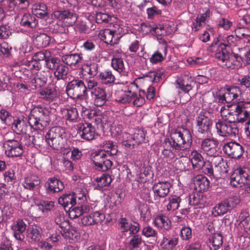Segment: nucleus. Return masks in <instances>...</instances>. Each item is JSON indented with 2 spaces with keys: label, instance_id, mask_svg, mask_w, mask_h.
<instances>
[{
  "label": "nucleus",
  "instance_id": "obj_49",
  "mask_svg": "<svg viewBox=\"0 0 250 250\" xmlns=\"http://www.w3.org/2000/svg\"><path fill=\"white\" fill-rule=\"evenodd\" d=\"M109 156L107 155L106 152L104 151L99 150L96 151L92 155V161L95 166L96 167L98 165L100 164L101 162L105 159L106 157Z\"/></svg>",
  "mask_w": 250,
  "mask_h": 250
},
{
  "label": "nucleus",
  "instance_id": "obj_32",
  "mask_svg": "<svg viewBox=\"0 0 250 250\" xmlns=\"http://www.w3.org/2000/svg\"><path fill=\"white\" fill-rule=\"evenodd\" d=\"M209 156L212 157L210 161H209L210 163L212 166L213 165L218 171L221 172L227 171L225 166L227 165V163L218 153L215 155Z\"/></svg>",
  "mask_w": 250,
  "mask_h": 250
},
{
  "label": "nucleus",
  "instance_id": "obj_63",
  "mask_svg": "<svg viewBox=\"0 0 250 250\" xmlns=\"http://www.w3.org/2000/svg\"><path fill=\"white\" fill-rule=\"evenodd\" d=\"M112 165V161L108 158V157H106L102 161L100 164L98 165L96 167L99 170L105 171L110 168Z\"/></svg>",
  "mask_w": 250,
  "mask_h": 250
},
{
  "label": "nucleus",
  "instance_id": "obj_62",
  "mask_svg": "<svg viewBox=\"0 0 250 250\" xmlns=\"http://www.w3.org/2000/svg\"><path fill=\"white\" fill-rule=\"evenodd\" d=\"M178 242V238H168L164 237L162 240V245L168 249H172L175 247Z\"/></svg>",
  "mask_w": 250,
  "mask_h": 250
},
{
  "label": "nucleus",
  "instance_id": "obj_37",
  "mask_svg": "<svg viewBox=\"0 0 250 250\" xmlns=\"http://www.w3.org/2000/svg\"><path fill=\"white\" fill-rule=\"evenodd\" d=\"M40 98L49 101H53L57 97V92L55 88L46 87L40 92Z\"/></svg>",
  "mask_w": 250,
  "mask_h": 250
},
{
  "label": "nucleus",
  "instance_id": "obj_51",
  "mask_svg": "<svg viewBox=\"0 0 250 250\" xmlns=\"http://www.w3.org/2000/svg\"><path fill=\"white\" fill-rule=\"evenodd\" d=\"M163 73L160 71H149L144 75V77L147 78L148 80L154 83H158L162 79Z\"/></svg>",
  "mask_w": 250,
  "mask_h": 250
},
{
  "label": "nucleus",
  "instance_id": "obj_39",
  "mask_svg": "<svg viewBox=\"0 0 250 250\" xmlns=\"http://www.w3.org/2000/svg\"><path fill=\"white\" fill-rule=\"evenodd\" d=\"M50 37L44 33L37 35L34 40V43L38 48H43L47 46L50 42Z\"/></svg>",
  "mask_w": 250,
  "mask_h": 250
},
{
  "label": "nucleus",
  "instance_id": "obj_41",
  "mask_svg": "<svg viewBox=\"0 0 250 250\" xmlns=\"http://www.w3.org/2000/svg\"><path fill=\"white\" fill-rule=\"evenodd\" d=\"M112 181L111 176L107 173H104L100 177H97L95 181L97 184V187L102 188L104 187L108 186Z\"/></svg>",
  "mask_w": 250,
  "mask_h": 250
},
{
  "label": "nucleus",
  "instance_id": "obj_33",
  "mask_svg": "<svg viewBox=\"0 0 250 250\" xmlns=\"http://www.w3.org/2000/svg\"><path fill=\"white\" fill-rule=\"evenodd\" d=\"M64 119L70 123H76L79 118L78 110L76 107H70L63 110Z\"/></svg>",
  "mask_w": 250,
  "mask_h": 250
},
{
  "label": "nucleus",
  "instance_id": "obj_44",
  "mask_svg": "<svg viewBox=\"0 0 250 250\" xmlns=\"http://www.w3.org/2000/svg\"><path fill=\"white\" fill-rule=\"evenodd\" d=\"M209 243L212 247V249H219L222 246L223 237L220 233H214L209 239Z\"/></svg>",
  "mask_w": 250,
  "mask_h": 250
},
{
  "label": "nucleus",
  "instance_id": "obj_52",
  "mask_svg": "<svg viewBox=\"0 0 250 250\" xmlns=\"http://www.w3.org/2000/svg\"><path fill=\"white\" fill-rule=\"evenodd\" d=\"M29 4L28 0H11L10 6L17 10L24 9L27 8Z\"/></svg>",
  "mask_w": 250,
  "mask_h": 250
},
{
  "label": "nucleus",
  "instance_id": "obj_40",
  "mask_svg": "<svg viewBox=\"0 0 250 250\" xmlns=\"http://www.w3.org/2000/svg\"><path fill=\"white\" fill-rule=\"evenodd\" d=\"M138 86L135 82H132L127 85V89L126 90V103H130L136 98L137 96Z\"/></svg>",
  "mask_w": 250,
  "mask_h": 250
},
{
  "label": "nucleus",
  "instance_id": "obj_61",
  "mask_svg": "<svg viewBox=\"0 0 250 250\" xmlns=\"http://www.w3.org/2000/svg\"><path fill=\"white\" fill-rule=\"evenodd\" d=\"M140 229L139 225L136 222L132 223L126 222V233L129 232L130 235H136Z\"/></svg>",
  "mask_w": 250,
  "mask_h": 250
},
{
  "label": "nucleus",
  "instance_id": "obj_11",
  "mask_svg": "<svg viewBox=\"0 0 250 250\" xmlns=\"http://www.w3.org/2000/svg\"><path fill=\"white\" fill-rule=\"evenodd\" d=\"M171 187L170 183L167 181H161L155 183L152 187L155 199H159L166 197L169 192Z\"/></svg>",
  "mask_w": 250,
  "mask_h": 250
},
{
  "label": "nucleus",
  "instance_id": "obj_13",
  "mask_svg": "<svg viewBox=\"0 0 250 250\" xmlns=\"http://www.w3.org/2000/svg\"><path fill=\"white\" fill-rule=\"evenodd\" d=\"M78 133L82 138L86 140H92L95 134V128L88 123H80L77 125Z\"/></svg>",
  "mask_w": 250,
  "mask_h": 250
},
{
  "label": "nucleus",
  "instance_id": "obj_15",
  "mask_svg": "<svg viewBox=\"0 0 250 250\" xmlns=\"http://www.w3.org/2000/svg\"><path fill=\"white\" fill-rule=\"evenodd\" d=\"M218 145V141L213 139L206 138L202 142L201 149L207 155L213 156L217 153V147Z\"/></svg>",
  "mask_w": 250,
  "mask_h": 250
},
{
  "label": "nucleus",
  "instance_id": "obj_60",
  "mask_svg": "<svg viewBox=\"0 0 250 250\" xmlns=\"http://www.w3.org/2000/svg\"><path fill=\"white\" fill-rule=\"evenodd\" d=\"M83 70L86 72L90 77H94L98 72V65L97 63H93L89 65H86Z\"/></svg>",
  "mask_w": 250,
  "mask_h": 250
},
{
  "label": "nucleus",
  "instance_id": "obj_23",
  "mask_svg": "<svg viewBox=\"0 0 250 250\" xmlns=\"http://www.w3.org/2000/svg\"><path fill=\"white\" fill-rule=\"evenodd\" d=\"M231 109L228 110V113L224 115L225 118L223 121H226L229 124L231 125H236V122L243 123V118L240 117L241 115H239L238 109H236L235 104L230 106Z\"/></svg>",
  "mask_w": 250,
  "mask_h": 250
},
{
  "label": "nucleus",
  "instance_id": "obj_58",
  "mask_svg": "<svg viewBox=\"0 0 250 250\" xmlns=\"http://www.w3.org/2000/svg\"><path fill=\"white\" fill-rule=\"evenodd\" d=\"M210 16V12L208 8L205 12L203 14H202L200 17H197L196 21V25H195V24L193 23V25L194 26L195 28H196V26L198 25L199 26H202V23L204 24L206 23V21L209 18ZM197 29H196L195 31Z\"/></svg>",
  "mask_w": 250,
  "mask_h": 250
},
{
  "label": "nucleus",
  "instance_id": "obj_54",
  "mask_svg": "<svg viewBox=\"0 0 250 250\" xmlns=\"http://www.w3.org/2000/svg\"><path fill=\"white\" fill-rule=\"evenodd\" d=\"M135 35L129 34L127 36L128 42L130 43L129 45V50L131 52L135 53L139 48V41L136 40Z\"/></svg>",
  "mask_w": 250,
  "mask_h": 250
},
{
  "label": "nucleus",
  "instance_id": "obj_59",
  "mask_svg": "<svg viewBox=\"0 0 250 250\" xmlns=\"http://www.w3.org/2000/svg\"><path fill=\"white\" fill-rule=\"evenodd\" d=\"M34 12L37 17L42 18L47 15V7L45 4L41 3L37 6V7L34 9Z\"/></svg>",
  "mask_w": 250,
  "mask_h": 250
},
{
  "label": "nucleus",
  "instance_id": "obj_14",
  "mask_svg": "<svg viewBox=\"0 0 250 250\" xmlns=\"http://www.w3.org/2000/svg\"><path fill=\"white\" fill-rule=\"evenodd\" d=\"M104 218V214L96 211L89 215L83 216L81 219V223L84 226L96 225L101 224Z\"/></svg>",
  "mask_w": 250,
  "mask_h": 250
},
{
  "label": "nucleus",
  "instance_id": "obj_30",
  "mask_svg": "<svg viewBox=\"0 0 250 250\" xmlns=\"http://www.w3.org/2000/svg\"><path fill=\"white\" fill-rule=\"evenodd\" d=\"M145 133L143 130L138 129L136 130L134 133L133 136L131 137L130 139L126 140V147H130L131 146H134L135 143L139 145L143 142L145 139ZM129 137H127L128 138Z\"/></svg>",
  "mask_w": 250,
  "mask_h": 250
},
{
  "label": "nucleus",
  "instance_id": "obj_64",
  "mask_svg": "<svg viewBox=\"0 0 250 250\" xmlns=\"http://www.w3.org/2000/svg\"><path fill=\"white\" fill-rule=\"evenodd\" d=\"M138 209L142 217L144 219H148L150 217V212L146 204L144 203L140 204Z\"/></svg>",
  "mask_w": 250,
  "mask_h": 250
},
{
  "label": "nucleus",
  "instance_id": "obj_53",
  "mask_svg": "<svg viewBox=\"0 0 250 250\" xmlns=\"http://www.w3.org/2000/svg\"><path fill=\"white\" fill-rule=\"evenodd\" d=\"M12 128L13 131L20 134L25 131V126L23 121L17 119L12 124Z\"/></svg>",
  "mask_w": 250,
  "mask_h": 250
},
{
  "label": "nucleus",
  "instance_id": "obj_17",
  "mask_svg": "<svg viewBox=\"0 0 250 250\" xmlns=\"http://www.w3.org/2000/svg\"><path fill=\"white\" fill-rule=\"evenodd\" d=\"M26 229V224L21 219H18L11 226L14 237L20 241L24 239V232Z\"/></svg>",
  "mask_w": 250,
  "mask_h": 250
},
{
  "label": "nucleus",
  "instance_id": "obj_57",
  "mask_svg": "<svg viewBox=\"0 0 250 250\" xmlns=\"http://www.w3.org/2000/svg\"><path fill=\"white\" fill-rule=\"evenodd\" d=\"M142 243V238L139 235H133L128 243V247L130 250L137 248Z\"/></svg>",
  "mask_w": 250,
  "mask_h": 250
},
{
  "label": "nucleus",
  "instance_id": "obj_5",
  "mask_svg": "<svg viewBox=\"0 0 250 250\" xmlns=\"http://www.w3.org/2000/svg\"><path fill=\"white\" fill-rule=\"evenodd\" d=\"M66 92L71 98L82 99L86 95V85L83 81L75 79L69 82L66 87Z\"/></svg>",
  "mask_w": 250,
  "mask_h": 250
},
{
  "label": "nucleus",
  "instance_id": "obj_27",
  "mask_svg": "<svg viewBox=\"0 0 250 250\" xmlns=\"http://www.w3.org/2000/svg\"><path fill=\"white\" fill-rule=\"evenodd\" d=\"M194 188L198 192L207 190L209 187V181L203 175H197L194 180Z\"/></svg>",
  "mask_w": 250,
  "mask_h": 250
},
{
  "label": "nucleus",
  "instance_id": "obj_4",
  "mask_svg": "<svg viewBox=\"0 0 250 250\" xmlns=\"http://www.w3.org/2000/svg\"><path fill=\"white\" fill-rule=\"evenodd\" d=\"M67 134L64 129L61 126L52 127L45 135L47 144L55 149L61 148L65 143Z\"/></svg>",
  "mask_w": 250,
  "mask_h": 250
},
{
  "label": "nucleus",
  "instance_id": "obj_3",
  "mask_svg": "<svg viewBox=\"0 0 250 250\" xmlns=\"http://www.w3.org/2000/svg\"><path fill=\"white\" fill-rule=\"evenodd\" d=\"M50 122L48 111L41 107L33 108L28 119L30 126L35 130L44 129L48 125Z\"/></svg>",
  "mask_w": 250,
  "mask_h": 250
},
{
  "label": "nucleus",
  "instance_id": "obj_24",
  "mask_svg": "<svg viewBox=\"0 0 250 250\" xmlns=\"http://www.w3.org/2000/svg\"><path fill=\"white\" fill-rule=\"evenodd\" d=\"M153 224L164 231L169 230L171 228L170 220L164 214L157 215L153 220Z\"/></svg>",
  "mask_w": 250,
  "mask_h": 250
},
{
  "label": "nucleus",
  "instance_id": "obj_1",
  "mask_svg": "<svg viewBox=\"0 0 250 250\" xmlns=\"http://www.w3.org/2000/svg\"><path fill=\"white\" fill-rule=\"evenodd\" d=\"M192 139L190 130L186 128L176 130L170 138H166L163 143L164 150L162 154L168 156L170 152L177 153L179 157L184 156V151L188 149Z\"/></svg>",
  "mask_w": 250,
  "mask_h": 250
},
{
  "label": "nucleus",
  "instance_id": "obj_28",
  "mask_svg": "<svg viewBox=\"0 0 250 250\" xmlns=\"http://www.w3.org/2000/svg\"><path fill=\"white\" fill-rule=\"evenodd\" d=\"M190 161L193 169L198 170L203 167L205 161L202 155L197 150H193L191 152Z\"/></svg>",
  "mask_w": 250,
  "mask_h": 250
},
{
  "label": "nucleus",
  "instance_id": "obj_46",
  "mask_svg": "<svg viewBox=\"0 0 250 250\" xmlns=\"http://www.w3.org/2000/svg\"><path fill=\"white\" fill-rule=\"evenodd\" d=\"M103 144L104 150H101V151H104L106 152L107 155L110 156L117 153V147L116 146L113 145L112 142L109 141H105Z\"/></svg>",
  "mask_w": 250,
  "mask_h": 250
},
{
  "label": "nucleus",
  "instance_id": "obj_18",
  "mask_svg": "<svg viewBox=\"0 0 250 250\" xmlns=\"http://www.w3.org/2000/svg\"><path fill=\"white\" fill-rule=\"evenodd\" d=\"M193 83L191 77L188 75H184L179 78L175 82L176 88L180 89L186 93L193 88L192 83Z\"/></svg>",
  "mask_w": 250,
  "mask_h": 250
},
{
  "label": "nucleus",
  "instance_id": "obj_22",
  "mask_svg": "<svg viewBox=\"0 0 250 250\" xmlns=\"http://www.w3.org/2000/svg\"><path fill=\"white\" fill-rule=\"evenodd\" d=\"M101 39L106 44L113 45L118 43L121 36H115L113 30L109 29H105L102 31L101 33Z\"/></svg>",
  "mask_w": 250,
  "mask_h": 250
},
{
  "label": "nucleus",
  "instance_id": "obj_20",
  "mask_svg": "<svg viewBox=\"0 0 250 250\" xmlns=\"http://www.w3.org/2000/svg\"><path fill=\"white\" fill-rule=\"evenodd\" d=\"M140 31L144 34L154 32L159 35H164L166 34V30L163 27L159 25L158 27L153 22H143L141 24Z\"/></svg>",
  "mask_w": 250,
  "mask_h": 250
},
{
  "label": "nucleus",
  "instance_id": "obj_34",
  "mask_svg": "<svg viewBox=\"0 0 250 250\" xmlns=\"http://www.w3.org/2000/svg\"><path fill=\"white\" fill-rule=\"evenodd\" d=\"M51 76L50 72L48 70H41L39 71L37 78L34 80L36 87H40L43 86L47 83L48 78Z\"/></svg>",
  "mask_w": 250,
  "mask_h": 250
},
{
  "label": "nucleus",
  "instance_id": "obj_50",
  "mask_svg": "<svg viewBox=\"0 0 250 250\" xmlns=\"http://www.w3.org/2000/svg\"><path fill=\"white\" fill-rule=\"evenodd\" d=\"M235 34L237 35L240 39L241 37L248 39V42H250V29L247 27L237 26L234 30Z\"/></svg>",
  "mask_w": 250,
  "mask_h": 250
},
{
  "label": "nucleus",
  "instance_id": "obj_35",
  "mask_svg": "<svg viewBox=\"0 0 250 250\" xmlns=\"http://www.w3.org/2000/svg\"><path fill=\"white\" fill-rule=\"evenodd\" d=\"M42 233L41 228L35 226L29 229L27 237L31 243L39 242L41 239Z\"/></svg>",
  "mask_w": 250,
  "mask_h": 250
},
{
  "label": "nucleus",
  "instance_id": "obj_48",
  "mask_svg": "<svg viewBox=\"0 0 250 250\" xmlns=\"http://www.w3.org/2000/svg\"><path fill=\"white\" fill-rule=\"evenodd\" d=\"M55 214V222L62 229L65 228L69 227L68 222L65 220V218L62 213L59 211H56Z\"/></svg>",
  "mask_w": 250,
  "mask_h": 250
},
{
  "label": "nucleus",
  "instance_id": "obj_16",
  "mask_svg": "<svg viewBox=\"0 0 250 250\" xmlns=\"http://www.w3.org/2000/svg\"><path fill=\"white\" fill-rule=\"evenodd\" d=\"M241 90L237 86H231L228 88L225 92L226 103H236L240 102L241 97Z\"/></svg>",
  "mask_w": 250,
  "mask_h": 250
},
{
  "label": "nucleus",
  "instance_id": "obj_56",
  "mask_svg": "<svg viewBox=\"0 0 250 250\" xmlns=\"http://www.w3.org/2000/svg\"><path fill=\"white\" fill-rule=\"evenodd\" d=\"M225 205H227L229 210H231L240 203V199L238 195L230 196L224 200Z\"/></svg>",
  "mask_w": 250,
  "mask_h": 250
},
{
  "label": "nucleus",
  "instance_id": "obj_26",
  "mask_svg": "<svg viewBox=\"0 0 250 250\" xmlns=\"http://www.w3.org/2000/svg\"><path fill=\"white\" fill-rule=\"evenodd\" d=\"M41 178L37 175L30 174L24 178V188L29 190H34L41 184Z\"/></svg>",
  "mask_w": 250,
  "mask_h": 250
},
{
  "label": "nucleus",
  "instance_id": "obj_29",
  "mask_svg": "<svg viewBox=\"0 0 250 250\" xmlns=\"http://www.w3.org/2000/svg\"><path fill=\"white\" fill-rule=\"evenodd\" d=\"M91 208L87 204H83L75 207H69V216L70 218L75 219L79 217L84 213L90 212Z\"/></svg>",
  "mask_w": 250,
  "mask_h": 250
},
{
  "label": "nucleus",
  "instance_id": "obj_10",
  "mask_svg": "<svg viewBox=\"0 0 250 250\" xmlns=\"http://www.w3.org/2000/svg\"><path fill=\"white\" fill-rule=\"evenodd\" d=\"M54 16L66 26L73 25L77 20V14L69 10L55 11Z\"/></svg>",
  "mask_w": 250,
  "mask_h": 250
},
{
  "label": "nucleus",
  "instance_id": "obj_6",
  "mask_svg": "<svg viewBox=\"0 0 250 250\" xmlns=\"http://www.w3.org/2000/svg\"><path fill=\"white\" fill-rule=\"evenodd\" d=\"M45 65L50 70H55L54 75L58 80H65L67 77L68 68L56 58L45 60Z\"/></svg>",
  "mask_w": 250,
  "mask_h": 250
},
{
  "label": "nucleus",
  "instance_id": "obj_19",
  "mask_svg": "<svg viewBox=\"0 0 250 250\" xmlns=\"http://www.w3.org/2000/svg\"><path fill=\"white\" fill-rule=\"evenodd\" d=\"M46 190L49 193L59 192L63 190V183L55 177L50 178L45 184Z\"/></svg>",
  "mask_w": 250,
  "mask_h": 250
},
{
  "label": "nucleus",
  "instance_id": "obj_36",
  "mask_svg": "<svg viewBox=\"0 0 250 250\" xmlns=\"http://www.w3.org/2000/svg\"><path fill=\"white\" fill-rule=\"evenodd\" d=\"M167 54V47L165 45L160 48L151 56L150 61L153 63L161 62L165 59Z\"/></svg>",
  "mask_w": 250,
  "mask_h": 250
},
{
  "label": "nucleus",
  "instance_id": "obj_9",
  "mask_svg": "<svg viewBox=\"0 0 250 250\" xmlns=\"http://www.w3.org/2000/svg\"><path fill=\"white\" fill-rule=\"evenodd\" d=\"M5 153L9 157L20 156L23 153L22 146L18 140L14 139H5Z\"/></svg>",
  "mask_w": 250,
  "mask_h": 250
},
{
  "label": "nucleus",
  "instance_id": "obj_8",
  "mask_svg": "<svg viewBox=\"0 0 250 250\" xmlns=\"http://www.w3.org/2000/svg\"><path fill=\"white\" fill-rule=\"evenodd\" d=\"M215 128L217 134L220 136H236L238 134L237 125H231L223 120H219L216 123Z\"/></svg>",
  "mask_w": 250,
  "mask_h": 250
},
{
  "label": "nucleus",
  "instance_id": "obj_43",
  "mask_svg": "<svg viewBox=\"0 0 250 250\" xmlns=\"http://www.w3.org/2000/svg\"><path fill=\"white\" fill-rule=\"evenodd\" d=\"M99 77L102 83L104 84L112 83L115 80L114 76L112 74V72L109 71H104L101 72Z\"/></svg>",
  "mask_w": 250,
  "mask_h": 250
},
{
  "label": "nucleus",
  "instance_id": "obj_42",
  "mask_svg": "<svg viewBox=\"0 0 250 250\" xmlns=\"http://www.w3.org/2000/svg\"><path fill=\"white\" fill-rule=\"evenodd\" d=\"M230 183L231 185L234 187H242V185H245L237 169L231 173L230 176Z\"/></svg>",
  "mask_w": 250,
  "mask_h": 250
},
{
  "label": "nucleus",
  "instance_id": "obj_12",
  "mask_svg": "<svg viewBox=\"0 0 250 250\" xmlns=\"http://www.w3.org/2000/svg\"><path fill=\"white\" fill-rule=\"evenodd\" d=\"M225 152L233 158H239L243 154V146L235 142L226 144L224 146Z\"/></svg>",
  "mask_w": 250,
  "mask_h": 250
},
{
  "label": "nucleus",
  "instance_id": "obj_21",
  "mask_svg": "<svg viewBox=\"0 0 250 250\" xmlns=\"http://www.w3.org/2000/svg\"><path fill=\"white\" fill-rule=\"evenodd\" d=\"M91 96L94 101V104L97 106H102L107 101V97L105 90L102 88H97V90L90 92Z\"/></svg>",
  "mask_w": 250,
  "mask_h": 250
},
{
  "label": "nucleus",
  "instance_id": "obj_47",
  "mask_svg": "<svg viewBox=\"0 0 250 250\" xmlns=\"http://www.w3.org/2000/svg\"><path fill=\"white\" fill-rule=\"evenodd\" d=\"M229 210H230L228 208L227 205H225V202L224 201L213 208L212 214L214 216L216 217L219 215H223Z\"/></svg>",
  "mask_w": 250,
  "mask_h": 250
},
{
  "label": "nucleus",
  "instance_id": "obj_2",
  "mask_svg": "<svg viewBox=\"0 0 250 250\" xmlns=\"http://www.w3.org/2000/svg\"><path fill=\"white\" fill-rule=\"evenodd\" d=\"M215 57L220 62L221 65L223 66H225L232 69L240 67L243 61L241 56L231 53L225 43H220L218 45Z\"/></svg>",
  "mask_w": 250,
  "mask_h": 250
},
{
  "label": "nucleus",
  "instance_id": "obj_25",
  "mask_svg": "<svg viewBox=\"0 0 250 250\" xmlns=\"http://www.w3.org/2000/svg\"><path fill=\"white\" fill-rule=\"evenodd\" d=\"M83 54L82 53H74L65 55L62 57V62L70 67H76L77 65L83 61Z\"/></svg>",
  "mask_w": 250,
  "mask_h": 250
},
{
  "label": "nucleus",
  "instance_id": "obj_55",
  "mask_svg": "<svg viewBox=\"0 0 250 250\" xmlns=\"http://www.w3.org/2000/svg\"><path fill=\"white\" fill-rule=\"evenodd\" d=\"M54 204V202L51 201L41 200L39 204V209L43 213H46L53 210Z\"/></svg>",
  "mask_w": 250,
  "mask_h": 250
},
{
  "label": "nucleus",
  "instance_id": "obj_38",
  "mask_svg": "<svg viewBox=\"0 0 250 250\" xmlns=\"http://www.w3.org/2000/svg\"><path fill=\"white\" fill-rule=\"evenodd\" d=\"M38 23L35 16L30 14H24L21 19V25L25 27L33 28Z\"/></svg>",
  "mask_w": 250,
  "mask_h": 250
},
{
  "label": "nucleus",
  "instance_id": "obj_31",
  "mask_svg": "<svg viewBox=\"0 0 250 250\" xmlns=\"http://www.w3.org/2000/svg\"><path fill=\"white\" fill-rule=\"evenodd\" d=\"M76 196L74 193L64 194L58 199L59 204L62 206L64 208H66L73 207L76 204Z\"/></svg>",
  "mask_w": 250,
  "mask_h": 250
},
{
  "label": "nucleus",
  "instance_id": "obj_45",
  "mask_svg": "<svg viewBox=\"0 0 250 250\" xmlns=\"http://www.w3.org/2000/svg\"><path fill=\"white\" fill-rule=\"evenodd\" d=\"M180 197L173 196L168 198V203L167 205V210L168 211H174L178 209L181 202Z\"/></svg>",
  "mask_w": 250,
  "mask_h": 250
},
{
  "label": "nucleus",
  "instance_id": "obj_7",
  "mask_svg": "<svg viewBox=\"0 0 250 250\" xmlns=\"http://www.w3.org/2000/svg\"><path fill=\"white\" fill-rule=\"evenodd\" d=\"M208 113L201 111L196 118L197 131L198 133L205 134L210 131V127L212 124V121L208 116Z\"/></svg>",
  "mask_w": 250,
  "mask_h": 250
}]
</instances>
